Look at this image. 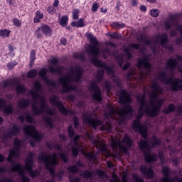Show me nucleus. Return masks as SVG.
<instances>
[{
  "mask_svg": "<svg viewBox=\"0 0 182 182\" xmlns=\"http://www.w3.org/2000/svg\"><path fill=\"white\" fill-rule=\"evenodd\" d=\"M159 82L170 86L171 90L173 92L182 90V56L178 55L175 59L170 58L166 63V70L156 75L155 79L151 81V90L147 91L150 100H146V88H144V95H139L136 97L140 107L138 109L136 119L133 122L132 128L140 133L144 139L139 142V146L149 164L151 161L157 160V154L150 152V149L160 146L161 141L155 136H153L149 141L147 139V127L142 125L139 119H141L144 113L149 117H154L159 114L160 109L164 103V100L159 97V95H163V87L159 84Z\"/></svg>",
  "mask_w": 182,
  "mask_h": 182,
  "instance_id": "nucleus-1",
  "label": "nucleus"
},
{
  "mask_svg": "<svg viewBox=\"0 0 182 182\" xmlns=\"http://www.w3.org/2000/svg\"><path fill=\"white\" fill-rule=\"evenodd\" d=\"M68 132L70 137L73 139V143L68 144L67 146V150L68 151H64L62 150V146L59 144L48 142L46 144L47 147L51 150L52 149H56V150L59 151L58 154L56 152L53 153V154H48L42 152L38 156V161H40V163H44L46 168L50 171V174L52 176L50 181H46V182H55V179L58 178L60 180V178H62L64 174L63 171H60L58 173H55V167L56 166V164H58V157H60L61 160H63L64 163H66V161H68V154H69V151H72L73 156H77L79 151H81L90 161L96 163L97 152L86 153L83 145L77 142V140L80 139V136L76 135L75 136V130H73V127L72 125L68 127Z\"/></svg>",
  "mask_w": 182,
  "mask_h": 182,
  "instance_id": "nucleus-2",
  "label": "nucleus"
},
{
  "mask_svg": "<svg viewBox=\"0 0 182 182\" xmlns=\"http://www.w3.org/2000/svg\"><path fill=\"white\" fill-rule=\"evenodd\" d=\"M87 38L91 43V45H88L86 49L87 55L89 56L90 59H91L93 65L97 66V68H101V69L97 72V82H102L103 80V75L105 74V71L107 72V75L111 76L113 82L117 85V86L121 88L122 82L119 77L114 76V72H113V68L97 59L100 56L101 58H103L104 59H106L107 56H110V50L107 48L100 50V48L97 46V45H99V41H97V38H96V37H95V36H93L92 34H87Z\"/></svg>",
  "mask_w": 182,
  "mask_h": 182,
  "instance_id": "nucleus-3",
  "label": "nucleus"
},
{
  "mask_svg": "<svg viewBox=\"0 0 182 182\" xmlns=\"http://www.w3.org/2000/svg\"><path fill=\"white\" fill-rule=\"evenodd\" d=\"M22 144H23V141L18 139H14V146L9 152L7 161L11 163V171H16L19 174L20 179L18 180V182H29V178L25 176L26 171L30 174L31 177H36V176H39L41 172L38 170H32V168L33 167V152L28 153V156L25 161L24 166L21 165V164H16L15 165L16 160L19 159Z\"/></svg>",
  "mask_w": 182,
  "mask_h": 182,
  "instance_id": "nucleus-4",
  "label": "nucleus"
},
{
  "mask_svg": "<svg viewBox=\"0 0 182 182\" xmlns=\"http://www.w3.org/2000/svg\"><path fill=\"white\" fill-rule=\"evenodd\" d=\"M34 89L29 92V95L33 99L32 110L34 114L39 115L43 113H46L47 116L43 117L42 120L43 123L52 129L53 127V114H55V109H51L46 104V100L43 96L42 91V86L39 81H36L33 83Z\"/></svg>",
  "mask_w": 182,
  "mask_h": 182,
  "instance_id": "nucleus-5",
  "label": "nucleus"
},
{
  "mask_svg": "<svg viewBox=\"0 0 182 182\" xmlns=\"http://www.w3.org/2000/svg\"><path fill=\"white\" fill-rule=\"evenodd\" d=\"M107 112L105 114V124L102 125L101 130H105V132H112V122L110 119L113 120H117L118 122H124L127 119H130L134 111L132 109V107L127 104L124 105L121 109L114 108L113 105H107Z\"/></svg>",
  "mask_w": 182,
  "mask_h": 182,
  "instance_id": "nucleus-6",
  "label": "nucleus"
},
{
  "mask_svg": "<svg viewBox=\"0 0 182 182\" xmlns=\"http://www.w3.org/2000/svg\"><path fill=\"white\" fill-rule=\"evenodd\" d=\"M83 70L79 65H75L70 68L68 74L63 77L59 78L58 82L63 87L62 92H70V90H76L77 87L76 83L80 82Z\"/></svg>",
  "mask_w": 182,
  "mask_h": 182,
  "instance_id": "nucleus-7",
  "label": "nucleus"
},
{
  "mask_svg": "<svg viewBox=\"0 0 182 182\" xmlns=\"http://www.w3.org/2000/svg\"><path fill=\"white\" fill-rule=\"evenodd\" d=\"M137 68L139 69V73L137 74L135 70H130L125 75L127 80H143L151 75V65L149 63V57L144 56L138 60Z\"/></svg>",
  "mask_w": 182,
  "mask_h": 182,
  "instance_id": "nucleus-8",
  "label": "nucleus"
},
{
  "mask_svg": "<svg viewBox=\"0 0 182 182\" xmlns=\"http://www.w3.org/2000/svg\"><path fill=\"white\" fill-rule=\"evenodd\" d=\"M141 42H143L146 46H149V48L152 49L154 53H156V52H159L157 46L159 45H161L162 48H165V49H168L170 51L173 50V47L167 45V34L166 33L157 36L155 37L154 41L144 37V36H141Z\"/></svg>",
  "mask_w": 182,
  "mask_h": 182,
  "instance_id": "nucleus-9",
  "label": "nucleus"
},
{
  "mask_svg": "<svg viewBox=\"0 0 182 182\" xmlns=\"http://www.w3.org/2000/svg\"><path fill=\"white\" fill-rule=\"evenodd\" d=\"M132 143L129 135L124 134L122 139H119V135H117L115 139L112 138L111 146L114 153H117V151L127 153V150L132 147Z\"/></svg>",
  "mask_w": 182,
  "mask_h": 182,
  "instance_id": "nucleus-10",
  "label": "nucleus"
},
{
  "mask_svg": "<svg viewBox=\"0 0 182 182\" xmlns=\"http://www.w3.org/2000/svg\"><path fill=\"white\" fill-rule=\"evenodd\" d=\"M23 130L26 134V139H32L33 141H29L32 147L35 146L36 141H39L43 137L42 133L36 131L35 127L32 125H25Z\"/></svg>",
  "mask_w": 182,
  "mask_h": 182,
  "instance_id": "nucleus-11",
  "label": "nucleus"
},
{
  "mask_svg": "<svg viewBox=\"0 0 182 182\" xmlns=\"http://www.w3.org/2000/svg\"><path fill=\"white\" fill-rule=\"evenodd\" d=\"M1 86L3 89H6V87H9V89H16L18 95H21V93H25V91L26 90V89H25V86L19 84L16 80L4 81L1 83Z\"/></svg>",
  "mask_w": 182,
  "mask_h": 182,
  "instance_id": "nucleus-12",
  "label": "nucleus"
},
{
  "mask_svg": "<svg viewBox=\"0 0 182 182\" xmlns=\"http://www.w3.org/2000/svg\"><path fill=\"white\" fill-rule=\"evenodd\" d=\"M164 26L166 29H170V28H176V31L181 32V37L176 39V45H182V26L177 25V21L174 16H171L167 18L164 22Z\"/></svg>",
  "mask_w": 182,
  "mask_h": 182,
  "instance_id": "nucleus-13",
  "label": "nucleus"
},
{
  "mask_svg": "<svg viewBox=\"0 0 182 182\" xmlns=\"http://www.w3.org/2000/svg\"><path fill=\"white\" fill-rule=\"evenodd\" d=\"M83 122L86 124H91L94 129L97 126H102L103 122L96 117V112H87L83 116Z\"/></svg>",
  "mask_w": 182,
  "mask_h": 182,
  "instance_id": "nucleus-14",
  "label": "nucleus"
},
{
  "mask_svg": "<svg viewBox=\"0 0 182 182\" xmlns=\"http://www.w3.org/2000/svg\"><path fill=\"white\" fill-rule=\"evenodd\" d=\"M50 102L55 107H58V110H60L64 116H68V114H75V111L66 109V108H65L62 102L59 100L58 96L53 95L50 98Z\"/></svg>",
  "mask_w": 182,
  "mask_h": 182,
  "instance_id": "nucleus-15",
  "label": "nucleus"
},
{
  "mask_svg": "<svg viewBox=\"0 0 182 182\" xmlns=\"http://www.w3.org/2000/svg\"><path fill=\"white\" fill-rule=\"evenodd\" d=\"M80 174L82 176V177H84V178H90L91 180H93L96 176L100 177L102 180H106V178H107V176H106L105 171L100 169H97L93 172L90 171H85L81 172Z\"/></svg>",
  "mask_w": 182,
  "mask_h": 182,
  "instance_id": "nucleus-16",
  "label": "nucleus"
},
{
  "mask_svg": "<svg viewBox=\"0 0 182 182\" xmlns=\"http://www.w3.org/2000/svg\"><path fill=\"white\" fill-rule=\"evenodd\" d=\"M88 89L92 94L93 99L97 100V102H102V90L100 87L97 86L96 82H92Z\"/></svg>",
  "mask_w": 182,
  "mask_h": 182,
  "instance_id": "nucleus-17",
  "label": "nucleus"
},
{
  "mask_svg": "<svg viewBox=\"0 0 182 182\" xmlns=\"http://www.w3.org/2000/svg\"><path fill=\"white\" fill-rule=\"evenodd\" d=\"M20 132L19 127L18 125H14L13 129H9L7 133L3 134L1 138L2 143L6 144V142L9 141L13 136H16Z\"/></svg>",
  "mask_w": 182,
  "mask_h": 182,
  "instance_id": "nucleus-18",
  "label": "nucleus"
},
{
  "mask_svg": "<svg viewBox=\"0 0 182 182\" xmlns=\"http://www.w3.org/2000/svg\"><path fill=\"white\" fill-rule=\"evenodd\" d=\"M162 173L164 175L162 182H182V178H180L178 176H175L173 178H170V168L168 167H163Z\"/></svg>",
  "mask_w": 182,
  "mask_h": 182,
  "instance_id": "nucleus-19",
  "label": "nucleus"
},
{
  "mask_svg": "<svg viewBox=\"0 0 182 182\" xmlns=\"http://www.w3.org/2000/svg\"><path fill=\"white\" fill-rule=\"evenodd\" d=\"M50 63L52 65L48 67L50 73H56L57 75H62L63 73L65 68L58 65V60L56 58H52Z\"/></svg>",
  "mask_w": 182,
  "mask_h": 182,
  "instance_id": "nucleus-20",
  "label": "nucleus"
},
{
  "mask_svg": "<svg viewBox=\"0 0 182 182\" xmlns=\"http://www.w3.org/2000/svg\"><path fill=\"white\" fill-rule=\"evenodd\" d=\"M48 69L46 68H43L40 70L39 72V76L41 77L43 80L48 85V86H51V87H54V89H58V85L55 81L50 80L49 77H48Z\"/></svg>",
  "mask_w": 182,
  "mask_h": 182,
  "instance_id": "nucleus-21",
  "label": "nucleus"
},
{
  "mask_svg": "<svg viewBox=\"0 0 182 182\" xmlns=\"http://www.w3.org/2000/svg\"><path fill=\"white\" fill-rule=\"evenodd\" d=\"M139 50L140 49V44L137 43H131L127 47L124 48V52L127 55V59H132V53L134 50Z\"/></svg>",
  "mask_w": 182,
  "mask_h": 182,
  "instance_id": "nucleus-22",
  "label": "nucleus"
},
{
  "mask_svg": "<svg viewBox=\"0 0 182 182\" xmlns=\"http://www.w3.org/2000/svg\"><path fill=\"white\" fill-rule=\"evenodd\" d=\"M119 103L122 105H126V103H130L132 100L130 99V94L126 91V90H120L119 93Z\"/></svg>",
  "mask_w": 182,
  "mask_h": 182,
  "instance_id": "nucleus-23",
  "label": "nucleus"
},
{
  "mask_svg": "<svg viewBox=\"0 0 182 182\" xmlns=\"http://www.w3.org/2000/svg\"><path fill=\"white\" fill-rule=\"evenodd\" d=\"M42 32L43 33H45L47 36H50V34L52 33V29H50V27L46 25H42L40 28L36 31V35L37 38H41L42 37Z\"/></svg>",
  "mask_w": 182,
  "mask_h": 182,
  "instance_id": "nucleus-24",
  "label": "nucleus"
},
{
  "mask_svg": "<svg viewBox=\"0 0 182 182\" xmlns=\"http://www.w3.org/2000/svg\"><path fill=\"white\" fill-rule=\"evenodd\" d=\"M89 137L91 140L93 141L94 145L96 146V147L100 148V150L102 154H108V156L110 154L109 151L107 150V146L106 144H102L97 139H93L92 136H90Z\"/></svg>",
  "mask_w": 182,
  "mask_h": 182,
  "instance_id": "nucleus-25",
  "label": "nucleus"
},
{
  "mask_svg": "<svg viewBox=\"0 0 182 182\" xmlns=\"http://www.w3.org/2000/svg\"><path fill=\"white\" fill-rule=\"evenodd\" d=\"M0 110L6 114H12L14 108L11 105H5V100L0 98Z\"/></svg>",
  "mask_w": 182,
  "mask_h": 182,
  "instance_id": "nucleus-26",
  "label": "nucleus"
},
{
  "mask_svg": "<svg viewBox=\"0 0 182 182\" xmlns=\"http://www.w3.org/2000/svg\"><path fill=\"white\" fill-rule=\"evenodd\" d=\"M140 171H141L142 174L146 177V178H151L154 177V172L151 167H149L146 165H141L140 168Z\"/></svg>",
  "mask_w": 182,
  "mask_h": 182,
  "instance_id": "nucleus-27",
  "label": "nucleus"
},
{
  "mask_svg": "<svg viewBox=\"0 0 182 182\" xmlns=\"http://www.w3.org/2000/svg\"><path fill=\"white\" fill-rule=\"evenodd\" d=\"M19 120H21V123H23L25 120H27L28 123H33V117H32V114L29 111H26L21 116L18 117Z\"/></svg>",
  "mask_w": 182,
  "mask_h": 182,
  "instance_id": "nucleus-28",
  "label": "nucleus"
},
{
  "mask_svg": "<svg viewBox=\"0 0 182 182\" xmlns=\"http://www.w3.org/2000/svg\"><path fill=\"white\" fill-rule=\"evenodd\" d=\"M29 105H31V100H29L22 99L18 102L19 109H24V107L29 106Z\"/></svg>",
  "mask_w": 182,
  "mask_h": 182,
  "instance_id": "nucleus-29",
  "label": "nucleus"
},
{
  "mask_svg": "<svg viewBox=\"0 0 182 182\" xmlns=\"http://www.w3.org/2000/svg\"><path fill=\"white\" fill-rule=\"evenodd\" d=\"M43 18V13L40 11H37L36 13V16H34L33 22L34 23H39L41 22V19Z\"/></svg>",
  "mask_w": 182,
  "mask_h": 182,
  "instance_id": "nucleus-30",
  "label": "nucleus"
},
{
  "mask_svg": "<svg viewBox=\"0 0 182 182\" xmlns=\"http://www.w3.org/2000/svg\"><path fill=\"white\" fill-rule=\"evenodd\" d=\"M174 110H176V106L173 104H170L167 108L164 109V113L168 114V113H171L172 112H174Z\"/></svg>",
  "mask_w": 182,
  "mask_h": 182,
  "instance_id": "nucleus-31",
  "label": "nucleus"
},
{
  "mask_svg": "<svg viewBox=\"0 0 182 182\" xmlns=\"http://www.w3.org/2000/svg\"><path fill=\"white\" fill-rule=\"evenodd\" d=\"M112 28H113L114 29H122V28H124V26H126V25H124V23H121L119 22H114L112 23L111 25Z\"/></svg>",
  "mask_w": 182,
  "mask_h": 182,
  "instance_id": "nucleus-32",
  "label": "nucleus"
},
{
  "mask_svg": "<svg viewBox=\"0 0 182 182\" xmlns=\"http://www.w3.org/2000/svg\"><path fill=\"white\" fill-rule=\"evenodd\" d=\"M72 25L76 28H83V26H85V22H83V19L81 18L79 21L72 22Z\"/></svg>",
  "mask_w": 182,
  "mask_h": 182,
  "instance_id": "nucleus-33",
  "label": "nucleus"
},
{
  "mask_svg": "<svg viewBox=\"0 0 182 182\" xmlns=\"http://www.w3.org/2000/svg\"><path fill=\"white\" fill-rule=\"evenodd\" d=\"M36 60V52L35 51V50H32L31 51V54H30V66H32V65H33V62H35V60Z\"/></svg>",
  "mask_w": 182,
  "mask_h": 182,
  "instance_id": "nucleus-34",
  "label": "nucleus"
},
{
  "mask_svg": "<svg viewBox=\"0 0 182 182\" xmlns=\"http://www.w3.org/2000/svg\"><path fill=\"white\" fill-rule=\"evenodd\" d=\"M116 59L119 63V67L122 68L123 66V62H124V55L120 54L116 57Z\"/></svg>",
  "mask_w": 182,
  "mask_h": 182,
  "instance_id": "nucleus-35",
  "label": "nucleus"
},
{
  "mask_svg": "<svg viewBox=\"0 0 182 182\" xmlns=\"http://www.w3.org/2000/svg\"><path fill=\"white\" fill-rule=\"evenodd\" d=\"M11 31L7 29H3L0 31V36L2 38H8Z\"/></svg>",
  "mask_w": 182,
  "mask_h": 182,
  "instance_id": "nucleus-36",
  "label": "nucleus"
},
{
  "mask_svg": "<svg viewBox=\"0 0 182 182\" xmlns=\"http://www.w3.org/2000/svg\"><path fill=\"white\" fill-rule=\"evenodd\" d=\"M150 14H151V16H152L153 18H157V16L160 15V11L157 9H152L150 11Z\"/></svg>",
  "mask_w": 182,
  "mask_h": 182,
  "instance_id": "nucleus-37",
  "label": "nucleus"
},
{
  "mask_svg": "<svg viewBox=\"0 0 182 182\" xmlns=\"http://www.w3.org/2000/svg\"><path fill=\"white\" fill-rule=\"evenodd\" d=\"M68 16H64L61 18V19L60 20V25H61V26H66V25H68Z\"/></svg>",
  "mask_w": 182,
  "mask_h": 182,
  "instance_id": "nucleus-38",
  "label": "nucleus"
},
{
  "mask_svg": "<svg viewBox=\"0 0 182 182\" xmlns=\"http://www.w3.org/2000/svg\"><path fill=\"white\" fill-rule=\"evenodd\" d=\"M68 171H70L72 174H75L77 171H79L77 166H73L68 168Z\"/></svg>",
  "mask_w": 182,
  "mask_h": 182,
  "instance_id": "nucleus-39",
  "label": "nucleus"
},
{
  "mask_svg": "<svg viewBox=\"0 0 182 182\" xmlns=\"http://www.w3.org/2000/svg\"><path fill=\"white\" fill-rule=\"evenodd\" d=\"M74 58L76 59H81V60H85V53H75L74 54Z\"/></svg>",
  "mask_w": 182,
  "mask_h": 182,
  "instance_id": "nucleus-40",
  "label": "nucleus"
},
{
  "mask_svg": "<svg viewBox=\"0 0 182 182\" xmlns=\"http://www.w3.org/2000/svg\"><path fill=\"white\" fill-rule=\"evenodd\" d=\"M80 13V11L79 9H75L73 11V19H78Z\"/></svg>",
  "mask_w": 182,
  "mask_h": 182,
  "instance_id": "nucleus-41",
  "label": "nucleus"
},
{
  "mask_svg": "<svg viewBox=\"0 0 182 182\" xmlns=\"http://www.w3.org/2000/svg\"><path fill=\"white\" fill-rule=\"evenodd\" d=\"M38 75L36 70H32L28 73V77H35Z\"/></svg>",
  "mask_w": 182,
  "mask_h": 182,
  "instance_id": "nucleus-42",
  "label": "nucleus"
},
{
  "mask_svg": "<svg viewBox=\"0 0 182 182\" xmlns=\"http://www.w3.org/2000/svg\"><path fill=\"white\" fill-rule=\"evenodd\" d=\"M69 180L70 182H80V179L73 175H70Z\"/></svg>",
  "mask_w": 182,
  "mask_h": 182,
  "instance_id": "nucleus-43",
  "label": "nucleus"
},
{
  "mask_svg": "<svg viewBox=\"0 0 182 182\" xmlns=\"http://www.w3.org/2000/svg\"><path fill=\"white\" fill-rule=\"evenodd\" d=\"M105 86L107 92H110V90H112V85L110 84V82L105 81Z\"/></svg>",
  "mask_w": 182,
  "mask_h": 182,
  "instance_id": "nucleus-44",
  "label": "nucleus"
},
{
  "mask_svg": "<svg viewBox=\"0 0 182 182\" xmlns=\"http://www.w3.org/2000/svg\"><path fill=\"white\" fill-rule=\"evenodd\" d=\"M47 11L51 15H53L54 14H56V10L55 9V7L53 6H50L48 8Z\"/></svg>",
  "mask_w": 182,
  "mask_h": 182,
  "instance_id": "nucleus-45",
  "label": "nucleus"
},
{
  "mask_svg": "<svg viewBox=\"0 0 182 182\" xmlns=\"http://www.w3.org/2000/svg\"><path fill=\"white\" fill-rule=\"evenodd\" d=\"M100 6H99V4L94 2L92 6V12H96L97 11V9L100 8Z\"/></svg>",
  "mask_w": 182,
  "mask_h": 182,
  "instance_id": "nucleus-46",
  "label": "nucleus"
},
{
  "mask_svg": "<svg viewBox=\"0 0 182 182\" xmlns=\"http://www.w3.org/2000/svg\"><path fill=\"white\" fill-rule=\"evenodd\" d=\"M18 65V63H16V61H14L13 63H9L7 64V68L8 69H14V66H16Z\"/></svg>",
  "mask_w": 182,
  "mask_h": 182,
  "instance_id": "nucleus-47",
  "label": "nucleus"
},
{
  "mask_svg": "<svg viewBox=\"0 0 182 182\" xmlns=\"http://www.w3.org/2000/svg\"><path fill=\"white\" fill-rule=\"evenodd\" d=\"M0 182H14L11 178L3 177L0 178Z\"/></svg>",
  "mask_w": 182,
  "mask_h": 182,
  "instance_id": "nucleus-48",
  "label": "nucleus"
},
{
  "mask_svg": "<svg viewBox=\"0 0 182 182\" xmlns=\"http://www.w3.org/2000/svg\"><path fill=\"white\" fill-rule=\"evenodd\" d=\"M73 123L75 129H77L79 127V119L77 117H75L73 119Z\"/></svg>",
  "mask_w": 182,
  "mask_h": 182,
  "instance_id": "nucleus-49",
  "label": "nucleus"
},
{
  "mask_svg": "<svg viewBox=\"0 0 182 182\" xmlns=\"http://www.w3.org/2000/svg\"><path fill=\"white\" fill-rule=\"evenodd\" d=\"M110 38H112L113 39H119V38H120V34L118 33H113L110 34Z\"/></svg>",
  "mask_w": 182,
  "mask_h": 182,
  "instance_id": "nucleus-50",
  "label": "nucleus"
},
{
  "mask_svg": "<svg viewBox=\"0 0 182 182\" xmlns=\"http://www.w3.org/2000/svg\"><path fill=\"white\" fill-rule=\"evenodd\" d=\"M110 182H119V178L114 173H112V178L110 179Z\"/></svg>",
  "mask_w": 182,
  "mask_h": 182,
  "instance_id": "nucleus-51",
  "label": "nucleus"
},
{
  "mask_svg": "<svg viewBox=\"0 0 182 182\" xmlns=\"http://www.w3.org/2000/svg\"><path fill=\"white\" fill-rule=\"evenodd\" d=\"M13 23L15 26H21V21H19V20H18L17 18L13 19Z\"/></svg>",
  "mask_w": 182,
  "mask_h": 182,
  "instance_id": "nucleus-52",
  "label": "nucleus"
},
{
  "mask_svg": "<svg viewBox=\"0 0 182 182\" xmlns=\"http://www.w3.org/2000/svg\"><path fill=\"white\" fill-rule=\"evenodd\" d=\"M60 43H62V45L65 46L66 43H68V41H66V38H63L60 39Z\"/></svg>",
  "mask_w": 182,
  "mask_h": 182,
  "instance_id": "nucleus-53",
  "label": "nucleus"
},
{
  "mask_svg": "<svg viewBox=\"0 0 182 182\" xmlns=\"http://www.w3.org/2000/svg\"><path fill=\"white\" fill-rule=\"evenodd\" d=\"M130 68V63L127 62L126 64L123 66L124 70H127V68Z\"/></svg>",
  "mask_w": 182,
  "mask_h": 182,
  "instance_id": "nucleus-54",
  "label": "nucleus"
},
{
  "mask_svg": "<svg viewBox=\"0 0 182 182\" xmlns=\"http://www.w3.org/2000/svg\"><path fill=\"white\" fill-rule=\"evenodd\" d=\"M53 6H54V8L59 6V0H55L54 3L53 4Z\"/></svg>",
  "mask_w": 182,
  "mask_h": 182,
  "instance_id": "nucleus-55",
  "label": "nucleus"
},
{
  "mask_svg": "<svg viewBox=\"0 0 182 182\" xmlns=\"http://www.w3.org/2000/svg\"><path fill=\"white\" fill-rule=\"evenodd\" d=\"M177 112H178V114H182V105L178 107Z\"/></svg>",
  "mask_w": 182,
  "mask_h": 182,
  "instance_id": "nucleus-56",
  "label": "nucleus"
},
{
  "mask_svg": "<svg viewBox=\"0 0 182 182\" xmlns=\"http://www.w3.org/2000/svg\"><path fill=\"white\" fill-rule=\"evenodd\" d=\"M5 171H6V167L5 166L0 167V173H5Z\"/></svg>",
  "mask_w": 182,
  "mask_h": 182,
  "instance_id": "nucleus-57",
  "label": "nucleus"
},
{
  "mask_svg": "<svg viewBox=\"0 0 182 182\" xmlns=\"http://www.w3.org/2000/svg\"><path fill=\"white\" fill-rule=\"evenodd\" d=\"M140 9L143 12H146V11H147V7H146V6H141Z\"/></svg>",
  "mask_w": 182,
  "mask_h": 182,
  "instance_id": "nucleus-58",
  "label": "nucleus"
},
{
  "mask_svg": "<svg viewBox=\"0 0 182 182\" xmlns=\"http://www.w3.org/2000/svg\"><path fill=\"white\" fill-rule=\"evenodd\" d=\"M122 182H129V178H127L126 176H124L122 177Z\"/></svg>",
  "mask_w": 182,
  "mask_h": 182,
  "instance_id": "nucleus-59",
  "label": "nucleus"
},
{
  "mask_svg": "<svg viewBox=\"0 0 182 182\" xmlns=\"http://www.w3.org/2000/svg\"><path fill=\"white\" fill-rule=\"evenodd\" d=\"M176 35H177V33L176 32V31L174 30L171 31V36H176Z\"/></svg>",
  "mask_w": 182,
  "mask_h": 182,
  "instance_id": "nucleus-60",
  "label": "nucleus"
},
{
  "mask_svg": "<svg viewBox=\"0 0 182 182\" xmlns=\"http://www.w3.org/2000/svg\"><path fill=\"white\" fill-rule=\"evenodd\" d=\"M77 166H79V167H83V163H82L80 161H78L77 162Z\"/></svg>",
  "mask_w": 182,
  "mask_h": 182,
  "instance_id": "nucleus-61",
  "label": "nucleus"
},
{
  "mask_svg": "<svg viewBox=\"0 0 182 182\" xmlns=\"http://www.w3.org/2000/svg\"><path fill=\"white\" fill-rule=\"evenodd\" d=\"M132 5H133V6H136V5H137V0H132Z\"/></svg>",
  "mask_w": 182,
  "mask_h": 182,
  "instance_id": "nucleus-62",
  "label": "nucleus"
},
{
  "mask_svg": "<svg viewBox=\"0 0 182 182\" xmlns=\"http://www.w3.org/2000/svg\"><path fill=\"white\" fill-rule=\"evenodd\" d=\"M107 166L109 167L110 168H112V167L113 166V165L112 164V162H107Z\"/></svg>",
  "mask_w": 182,
  "mask_h": 182,
  "instance_id": "nucleus-63",
  "label": "nucleus"
},
{
  "mask_svg": "<svg viewBox=\"0 0 182 182\" xmlns=\"http://www.w3.org/2000/svg\"><path fill=\"white\" fill-rule=\"evenodd\" d=\"M60 139H62L63 140H66L68 138L65 135H60Z\"/></svg>",
  "mask_w": 182,
  "mask_h": 182,
  "instance_id": "nucleus-64",
  "label": "nucleus"
}]
</instances>
